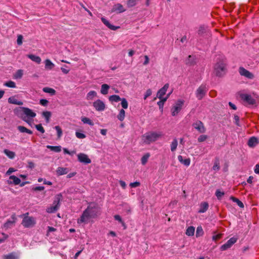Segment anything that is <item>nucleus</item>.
<instances>
[{
  "mask_svg": "<svg viewBox=\"0 0 259 259\" xmlns=\"http://www.w3.org/2000/svg\"><path fill=\"white\" fill-rule=\"evenodd\" d=\"M21 108L23 114L25 115V116L22 117L23 120L29 123L30 120L35 117L36 113L28 108L21 107Z\"/></svg>",
  "mask_w": 259,
  "mask_h": 259,
  "instance_id": "obj_5",
  "label": "nucleus"
},
{
  "mask_svg": "<svg viewBox=\"0 0 259 259\" xmlns=\"http://www.w3.org/2000/svg\"><path fill=\"white\" fill-rule=\"evenodd\" d=\"M206 27L204 26H200L199 27L198 30V34L199 35H202L203 33H204L206 32Z\"/></svg>",
  "mask_w": 259,
  "mask_h": 259,
  "instance_id": "obj_48",
  "label": "nucleus"
},
{
  "mask_svg": "<svg viewBox=\"0 0 259 259\" xmlns=\"http://www.w3.org/2000/svg\"><path fill=\"white\" fill-rule=\"evenodd\" d=\"M113 12H117L120 13L125 11V9L123 8V6L120 4H117L115 5L112 8Z\"/></svg>",
  "mask_w": 259,
  "mask_h": 259,
  "instance_id": "obj_19",
  "label": "nucleus"
},
{
  "mask_svg": "<svg viewBox=\"0 0 259 259\" xmlns=\"http://www.w3.org/2000/svg\"><path fill=\"white\" fill-rule=\"evenodd\" d=\"M94 107L98 111H104L105 109V105L104 103L100 99L95 101L93 104Z\"/></svg>",
  "mask_w": 259,
  "mask_h": 259,
  "instance_id": "obj_11",
  "label": "nucleus"
},
{
  "mask_svg": "<svg viewBox=\"0 0 259 259\" xmlns=\"http://www.w3.org/2000/svg\"><path fill=\"white\" fill-rule=\"evenodd\" d=\"M163 134L162 132H150L142 136V139L146 144H150L161 138Z\"/></svg>",
  "mask_w": 259,
  "mask_h": 259,
  "instance_id": "obj_2",
  "label": "nucleus"
},
{
  "mask_svg": "<svg viewBox=\"0 0 259 259\" xmlns=\"http://www.w3.org/2000/svg\"><path fill=\"white\" fill-rule=\"evenodd\" d=\"M47 148L48 149H50L51 151H54L55 152H60L61 151L62 147L61 146H50L47 145Z\"/></svg>",
  "mask_w": 259,
  "mask_h": 259,
  "instance_id": "obj_29",
  "label": "nucleus"
},
{
  "mask_svg": "<svg viewBox=\"0 0 259 259\" xmlns=\"http://www.w3.org/2000/svg\"><path fill=\"white\" fill-rule=\"evenodd\" d=\"M157 105L159 106V109L161 110V112H162L163 111V109L164 104L162 103V102L159 101V102H157Z\"/></svg>",
  "mask_w": 259,
  "mask_h": 259,
  "instance_id": "obj_63",
  "label": "nucleus"
},
{
  "mask_svg": "<svg viewBox=\"0 0 259 259\" xmlns=\"http://www.w3.org/2000/svg\"><path fill=\"white\" fill-rule=\"evenodd\" d=\"M207 89L205 85H201L196 91V96L198 100H201L206 94Z\"/></svg>",
  "mask_w": 259,
  "mask_h": 259,
  "instance_id": "obj_7",
  "label": "nucleus"
},
{
  "mask_svg": "<svg viewBox=\"0 0 259 259\" xmlns=\"http://www.w3.org/2000/svg\"><path fill=\"white\" fill-rule=\"evenodd\" d=\"M98 214V208L95 206L90 205L82 212L80 217L77 220V223L87 224L92 219L96 218Z\"/></svg>",
  "mask_w": 259,
  "mask_h": 259,
  "instance_id": "obj_1",
  "label": "nucleus"
},
{
  "mask_svg": "<svg viewBox=\"0 0 259 259\" xmlns=\"http://www.w3.org/2000/svg\"><path fill=\"white\" fill-rule=\"evenodd\" d=\"M138 4V0H127L126 2L127 6L128 8H132Z\"/></svg>",
  "mask_w": 259,
  "mask_h": 259,
  "instance_id": "obj_39",
  "label": "nucleus"
},
{
  "mask_svg": "<svg viewBox=\"0 0 259 259\" xmlns=\"http://www.w3.org/2000/svg\"><path fill=\"white\" fill-rule=\"evenodd\" d=\"M114 219L117 221H118L119 223H120L123 226H125V224L123 222L121 217L119 215H115L114 216Z\"/></svg>",
  "mask_w": 259,
  "mask_h": 259,
  "instance_id": "obj_52",
  "label": "nucleus"
},
{
  "mask_svg": "<svg viewBox=\"0 0 259 259\" xmlns=\"http://www.w3.org/2000/svg\"><path fill=\"white\" fill-rule=\"evenodd\" d=\"M192 126L200 133H204L206 131V129L204 126L203 123L200 120H197L194 122L192 124Z\"/></svg>",
  "mask_w": 259,
  "mask_h": 259,
  "instance_id": "obj_9",
  "label": "nucleus"
},
{
  "mask_svg": "<svg viewBox=\"0 0 259 259\" xmlns=\"http://www.w3.org/2000/svg\"><path fill=\"white\" fill-rule=\"evenodd\" d=\"M178 160L181 163L183 164L186 166H189L190 164V158H186L185 159H183V156L181 155H179L178 157Z\"/></svg>",
  "mask_w": 259,
  "mask_h": 259,
  "instance_id": "obj_22",
  "label": "nucleus"
},
{
  "mask_svg": "<svg viewBox=\"0 0 259 259\" xmlns=\"http://www.w3.org/2000/svg\"><path fill=\"white\" fill-rule=\"evenodd\" d=\"M16 170L15 168H13V167H10L9 168V169L7 170V171L6 172V175H10L12 172L15 171Z\"/></svg>",
  "mask_w": 259,
  "mask_h": 259,
  "instance_id": "obj_61",
  "label": "nucleus"
},
{
  "mask_svg": "<svg viewBox=\"0 0 259 259\" xmlns=\"http://www.w3.org/2000/svg\"><path fill=\"white\" fill-rule=\"evenodd\" d=\"M42 91L44 92L49 93L51 95H54L56 93V91L54 89L49 87L44 88Z\"/></svg>",
  "mask_w": 259,
  "mask_h": 259,
  "instance_id": "obj_35",
  "label": "nucleus"
},
{
  "mask_svg": "<svg viewBox=\"0 0 259 259\" xmlns=\"http://www.w3.org/2000/svg\"><path fill=\"white\" fill-rule=\"evenodd\" d=\"M27 57L31 59L32 61L35 62L37 64H39L41 62V60L39 56H37L32 54H29L27 55Z\"/></svg>",
  "mask_w": 259,
  "mask_h": 259,
  "instance_id": "obj_23",
  "label": "nucleus"
},
{
  "mask_svg": "<svg viewBox=\"0 0 259 259\" xmlns=\"http://www.w3.org/2000/svg\"><path fill=\"white\" fill-rule=\"evenodd\" d=\"M215 194L218 199H221L222 196L224 195V193L219 190H217Z\"/></svg>",
  "mask_w": 259,
  "mask_h": 259,
  "instance_id": "obj_51",
  "label": "nucleus"
},
{
  "mask_svg": "<svg viewBox=\"0 0 259 259\" xmlns=\"http://www.w3.org/2000/svg\"><path fill=\"white\" fill-rule=\"evenodd\" d=\"M220 168V162L219 160H215L214 162L213 166L212 167V169L214 171H218Z\"/></svg>",
  "mask_w": 259,
  "mask_h": 259,
  "instance_id": "obj_47",
  "label": "nucleus"
},
{
  "mask_svg": "<svg viewBox=\"0 0 259 259\" xmlns=\"http://www.w3.org/2000/svg\"><path fill=\"white\" fill-rule=\"evenodd\" d=\"M178 142L176 138H174L170 144V150L171 152H175L178 147Z\"/></svg>",
  "mask_w": 259,
  "mask_h": 259,
  "instance_id": "obj_27",
  "label": "nucleus"
},
{
  "mask_svg": "<svg viewBox=\"0 0 259 259\" xmlns=\"http://www.w3.org/2000/svg\"><path fill=\"white\" fill-rule=\"evenodd\" d=\"M8 102L10 104L17 105H22L23 104L21 101L18 100L15 96L10 97L8 99Z\"/></svg>",
  "mask_w": 259,
  "mask_h": 259,
  "instance_id": "obj_20",
  "label": "nucleus"
},
{
  "mask_svg": "<svg viewBox=\"0 0 259 259\" xmlns=\"http://www.w3.org/2000/svg\"><path fill=\"white\" fill-rule=\"evenodd\" d=\"M150 156V154L149 153H147L142 156L141 158V163L143 165H145V164L147 162V161Z\"/></svg>",
  "mask_w": 259,
  "mask_h": 259,
  "instance_id": "obj_37",
  "label": "nucleus"
},
{
  "mask_svg": "<svg viewBox=\"0 0 259 259\" xmlns=\"http://www.w3.org/2000/svg\"><path fill=\"white\" fill-rule=\"evenodd\" d=\"M59 207V199L57 198V200H54L53 206L48 207L47 211L48 213H53L57 211Z\"/></svg>",
  "mask_w": 259,
  "mask_h": 259,
  "instance_id": "obj_14",
  "label": "nucleus"
},
{
  "mask_svg": "<svg viewBox=\"0 0 259 259\" xmlns=\"http://www.w3.org/2000/svg\"><path fill=\"white\" fill-rule=\"evenodd\" d=\"M168 87V83L165 84L164 86L158 91L157 93V98L159 99L162 98V97L166 94Z\"/></svg>",
  "mask_w": 259,
  "mask_h": 259,
  "instance_id": "obj_15",
  "label": "nucleus"
},
{
  "mask_svg": "<svg viewBox=\"0 0 259 259\" xmlns=\"http://www.w3.org/2000/svg\"><path fill=\"white\" fill-rule=\"evenodd\" d=\"M63 151H64V153L67 154H69L70 155H72L73 154H74L75 153V151H73L70 152L66 148H63Z\"/></svg>",
  "mask_w": 259,
  "mask_h": 259,
  "instance_id": "obj_60",
  "label": "nucleus"
},
{
  "mask_svg": "<svg viewBox=\"0 0 259 259\" xmlns=\"http://www.w3.org/2000/svg\"><path fill=\"white\" fill-rule=\"evenodd\" d=\"M144 58H145V61L143 63V64L144 65H146L149 63V58L148 56L147 55H145L144 56Z\"/></svg>",
  "mask_w": 259,
  "mask_h": 259,
  "instance_id": "obj_62",
  "label": "nucleus"
},
{
  "mask_svg": "<svg viewBox=\"0 0 259 259\" xmlns=\"http://www.w3.org/2000/svg\"><path fill=\"white\" fill-rule=\"evenodd\" d=\"M68 170L67 168L64 167H58L57 170V173L59 175H63L66 174L68 172Z\"/></svg>",
  "mask_w": 259,
  "mask_h": 259,
  "instance_id": "obj_34",
  "label": "nucleus"
},
{
  "mask_svg": "<svg viewBox=\"0 0 259 259\" xmlns=\"http://www.w3.org/2000/svg\"><path fill=\"white\" fill-rule=\"evenodd\" d=\"M239 72L241 75L244 76L249 79H252L254 77L252 73L242 67H240L239 68Z\"/></svg>",
  "mask_w": 259,
  "mask_h": 259,
  "instance_id": "obj_12",
  "label": "nucleus"
},
{
  "mask_svg": "<svg viewBox=\"0 0 259 259\" xmlns=\"http://www.w3.org/2000/svg\"><path fill=\"white\" fill-rule=\"evenodd\" d=\"M226 63L222 57L219 59L214 66V73L218 76H222L225 74Z\"/></svg>",
  "mask_w": 259,
  "mask_h": 259,
  "instance_id": "obj_3",
  "label": "nucleus"
},
{
  "mask_svg": "<svg viewBox=\"0 0 259 259\" xmlns=\"http://www.w3.org/2000/svg\"><path fill=\"white\" fill-rule=\"evenodd\" d=\"M237 241V238L232 237L227 242L221 246V250L222 251L226 250L230 248Z\"/></svg>",
  "mask_w": 259,
  "mask_h": 259,
  "instance_id": "obj_10",
  "label": "nucleus"
},
{
  "mask_svg": "<svg viewBox=\"0 0 259 259\" xmlns=\"http://www.w3.org/2000/svg\"><path fill=\"white\" fill-rule=\"evenodd\" d=\"M230 199L234 202H236L237 205L241 208H243L244 207V204L241 201H240L238 199L235 198V197H234L233 196H231L230 197Z\"/></svg>",
  "mask_w": 259,
  "mask_h": 259,
  "instance_id": "obj_40",
  "label": "nucleus"
},
{
  "mask_svg": "<svg viewBox=\"0 0 259 259\" xmlns=\"http://www.w3.org/2000/svg\"><path fill=\"white\" fill-rule=\"evenodd\" d=\"M140 185V183L139 182H135L134 183H131L130 184V186L132 188H136Z\"/></svg>",
  "mask_w": 259,
  "mask_h": 259,
  "instance_id": "obj_58",
  "label": "nucleus"
},
{
  "mask_svg": "<svg viewBox=\"0 0 259 259\" xmlns=\"http://www.w3.org/2000/svg\"><path fill=\"white\" fill-rule=\"evenodd\" d=\"M195 232V228L193 226L189 227L186 232V234L188 236H192Z\"/></svg>",
  "mask_w": 259,
  "mask_h": 259,
  "instance_id": "obj_31",
  "label": "nucleus"
},
{
  "mask_svg": "<svg viewBox=\"0 0 259 259\" xmlns=\"http://www.w3.org/2000/svg\"><path fill=\"white\" fill-rule=\"evenodd\" d=\"M102 22L110 29L112 30H115L119 28L118 26H115L111 24L104 17L101 18Z\"/></svg>",
  "mask_w": 259,
  "mask_h": 259,
  "instance_id": "obj_18",
  "label": "nucleus"
},
{
  "mask_svg": "<svg viewBox=\"0 0 259 259\" xmlns=\"http://www.w3.org/2000/svg\"><path fill=\"white\" fill-rule=\"evenodd\" d=\"M207 139V136L205 135H200L198 138V141L199 142H202L205 141Z\"/></svg>",
  "mask_w": 259,
  "mask_h": 259,
  "instance_id": "obj_54",
  "label": "nucleus"
},
{
  "mask_svg": "<svg viewBox=\"0 0 259 259\" xmlns=\"http://www.w3.org/2000/svg\"><path fill=\"white\" fill-rule=\"evenodd\" d=\"M48 101L46 99H41L39 101L40 104L44 106H46L48 105Z\"/></svg>",
  "mask_w": 259,
  "mask_h": 259,
  "instance_id": "obj_59",
  "label": "nucleus"
},
{
  "mask_svg": "<svg viewBox=\"0 0 259 259\" xmlns=\"http://www.w3.org/2000/svg\"><path fill=\"white\" fill-rule=\"evenodd\" d=\"M222 237V234H217L216 232H213V235H212V239L213 241H217L218 240H219V239H220Z\"/></svg>",
  "mask_w": 259,
  "mask_h": 259,
  "instance_id": "obj_43",
  "label": "nucleus"
},
{
  "mask_svg": "<svg viewBox=\"0 0 259 259\" xmlns=\"http://www.w3.org/2000/svg\"><path fill=\"white\" fill-rule=\"evenodd\" d=\"M203 234V230L201 226H198L196 229V237H199Z\"/></svg>",
  "mask_w": 259,
  "mask_h": 259,
  "instance_id": "obj_46",
  "label": "nucleus"
},
{
  "mask_svg": "<svg viewBox=\"0 0 259 259\" xmlns=\"http://www.w3.org/2000/svg\"><path fill=\"white\" fill-rule=\"evenodd\" d=\"M109 88L110 86L107 84H103L101 86V93L103 95H107Z\"/></svg>",
  "mask_w": 259,
  "mask_h": 259,
  "instance_id": "obj_28",
  "label": "nucleus"
},
{
  "mask_svg": "<svg viewBox=\"0 0 259 259\" xmlns=\"http://www.w3.org/2000/svg\"><path fill=\"white\" fill-rule=\"evenodd\" d=\"M42 115L45 118L46 122L47 123L49 122L51 113L50 111H45L42 112Z\"/></svg>",
  "mask_w": 259,
  "mask_h": 259,
  "instance_id": "obj_45",
  "label": "nucleus"
},
{
  "mask_svg": "<svg viewBox=\"0 0 259 259\" xmlns=\"http://www.w3.org/2000/svg\"><path fill=\"white\" fill-rule=\"evenodd\" d=\"M18 130L21 132V133H26L28 134H32V132L29 130V129H27V128H26L24 126H18Z\"/></svg>",
  "mask_w": 259,
  "mask_h": 259,
  "instance_id": "obj_33",
  "label": "nucleus"
},
{
  "mask_svg": "<svg viewBox=\"0 0 259 259\" xmlns=\"http://www.w3.org/2000/svg\"><path fill=\"white\" fill-rule=\"evenodd\" d=\"M121 105L123 109H127L128 107V103L126 100L125 98H121Z\"/></svg>",
  "mask_w": 259,
  "mask_h": 259,
  "instance_id": "obj_49",
  "label": "nucleus"
},
{
  "mask_svg": "<svg viewBox=\"0 0 259 259\" xmlns=\"http://www.w3.org/2000/svg\"><path fill=\"white\" fill-rule=\"evenodd\" d=\"M121 98L118 95H114L109 97V100L111 102H118L121 100Z\"/></svg>",
  "mask_w": 259,
  "mask_h": 259,
  "instance_id": "obj_30",
  "label": "nucleus"
},
{
  "mask_svg": "<svg viewBox=\"0 0 259 259\" xmlns=\"http://www.w3.org/2000/svg\"><path fill=\"white\" fill-rule=\"evenodd\" d=\"M20 182H21L20 179L14 175L11 176L9 177V180L8 181V184H13L15 185L20 184Z\"/></svg>",
  "mask_w": 259,
  "mask_h": 259,
  "instance_id": "obj_17",
  "label": "nucleus"
},
{
  "mask_svg": "<svg viewBox=\"0 0 259 259\" xmlns=\"http://www.w3.org/2000/svg\"><path fill=\"white\" fill-rule=\"evenodd\" d=\"M240 97L241 100L249 105H254L255 104V100L254 99L252 98V97L247 94H241L240 95Z\"/></svg>",
  "mask_w": 259,
  "mask_h": 259,
  "instance_id": "obj_8",
  "label": "nucleus"
},
{
  "mask_svg": "<svg viewBox=\"0 0 259 259\" xmlns=\"http://www.w3.org/2000/svg\"><path fill=\"white\" fill-rule=\"evenodd\" d=\"M208 208V204L206 202H202L200 204V208L198 212L199 213H204L207 210Z\"/></svg>",
  "mask_w": 259,
  "mask_h": 259,
  "instance_id": "obj_26",
  "label": "nucleus"
},
{
  "mask_svg": "<svg viewBox=\"0 0 259 259\" xmlns=\"http://www.w3.org/2000/svg\"><path fill=\"white\" fill-rule=\"evenodd\" d=\"M81 121L85 124H88L90 125H93L94 122L89 118L86 117H81Z\"/></svg>",
  "mask_w": 259,
  "mask_h": 259,
  "instance_id": "obj_36",
  "label": "nucleus"
},
{
  "mask_svg": "<svg viewBox=\"0 0 259 259\" xmlns=\"http://www.w3.org/2000/svg\"><path fill=\"white\" fill-rule=\"evenodd\" d=\"M45 68L47 70H51L55 66V64L53 63H52L51 61L49 59H46L45 61Z\"/></svg>",
  "mask_w": 259,
  "mask_h": 259,
  "instance_id": "obj_24",
  "label": "nucleus"
},
{
  "mask_svg": "<svg viewBox=\"0 0 259 259\" xmlns=\"http://www.w3.org/2000/svg\"><path fill=\"white\" fill-rule=\"evenodd\" d=\"M55 129L56 130L57 132V136L59 138H60L62 136V131L61 127L59 126H55Z\"/></svg>",
  "mask_w": 259,
  "mask_h": 259,
  "instance_id": "obj_50",
  "label": "nucleus"
},
{
  "mask_svg": "<svg viewBox=\"0 0 259 259\" xmlns=\"http://www.w3.org/2000/svg\"><path fill=\"white\" fill-rule=\"evenodd\" d=\"M75 136L77 138L80 139H84L86 137V136L85 134L80 133V132H75Z\"/></svg>",
  "mask_w": 259,
  "mask_h": 259,
  "instance_id": "obj_53",
  "label": "nucleus"
},
{
  "mask_svg": "<svg viewBox=\"0 0 259 259\" xmlns=\"http://www.w3.org/2000/svg\"><path fill=\"white\" fill-rule=\"evenodd\" d=\"M4 153L10 159H13L15 156V152L8 149H5Z\"/></svg>",
  "mask_w": 259,
  "mask_h": 259,
  "instance_id": "obj_32",
  "label": "nucleus"
},
{
  "mask_svg": "<svg viewBox=\"0 0 259 259\" xmlns=\"http://www.w3.org/2000/svg\"><path fill=\"white\" fill-rule=\"evenodd\" d=\"M4 85L6 87L11 88H15L16 87L15 82L11 80L5 82Z\"/></svg>",
  "mask_w": 259,
  "mask_h": 259,
  "instance_id": "obj_44",
  "label": "nucleus"
},
{
  "mask_svg": "<svg viewBox=\"0 0 259 259\" xmlns=\"http://www.w3.org/2000/svg\"><path fill=\"white\" fill-rule=\"evenodd\" d=\"M184 103V100H179L176 102V103L171 109V114L172 116H175L179 113V112L182 109Z\"/></svg>",
  "mask_w": 259,
  "mask_h": 259,
  "instance_id": "obj_6",
  "label": "nucleus"
},
{
  "mask_svg": "<svg viewBox=\"0 0 259 259\" xmlns=\"http://www.w3.org/2000/svg\"><path fill=\"white\" fill-rule=\"evenodd\" d=\"M125 117V111L123 109H121L119 111V113L117 115V118L121 121H123Z\"/></svg>",
  "mask_w": 259,
  "mask_h": 259,
  "instance_id": "obj_41",
  "label": "nucleus"
},
{
  "mask_svg": "<svg viewBox=\"0 0 259 259\" xmlns=\"http://www.w3.org/2000/svg\"><path fill=\"white\" fill-rule=\"evenodd\" d=\"M258 143V139L255 137H252L248 140L247 144L249 147L253 148L255 147Z\"/></svg>",
  "mask_w": 259,
  "mask_h": 259,
  "instance_id": "obj_16",
  "label": "nucleus"
},
{
  "mask_svg": "<svg viewBox=\"0 0 259 259\" xmlns=\"http://www.w3.org/2000/svg\"><path fill=\"white\" fill-rule=\"evenodd\" d=\"M254 172L256 174H259V164H257L254 167Z\"/></svg>",
  "mask_w": 259,
  "mask_h": 259,
  "instance_id": "obj_64",
  "label": "nucleus"
},
{
  "mask_svg": "<svg viewBox=\"0 0 259 259\" xmlns=\"http://www.w3.org/2000/svg\"><path fill=\"white\" fill-rule=\"evenodd\" d=\"M4 259H18V257L14 253H11L4 255Z\"/></svg>",
  "mask_w": 259,
  "mask_h": 259,
  "instance_id": "obj_42",
  "label": "nucleus"
},
{
  "mask_svg": "<svg viewBox=\"0 0 259 259\" xmlns=\"http://www.w3.org/2000/svg\"><path fill=\"white\" fill-rule=\"evenodd\" d=\"M78 160L79 162L89 164L91 162V159L88 157V155L83 153H79L77 155Z\"/></svg>",
  "mask_w": 259,
  "mask_h": 259,
  "instance_id": "obj_13",
  "label": "nucleus"
},
{
  "mask_svg": "<svg viewBox=\"0 0 259 259\" xmlns=\"http://www.w3.org/2000/svg\"><path fill=\"white\" fill-rule=\"evenodd\" d=\"M152 94V91L151 89H148L146 91V93L144 95V99L146 100L148 97L151 96Z\"/></svg>",
  "mask_w": 259,
  "mask_h": 259,
  "instance_id": "obj_56",
  "label": "nucleus"
},
{
  "mask_svg": "<svg viewBox=\"0 0 259 259\" xmlns=\"http://www.w3.org/2000/svg\"><path fill=\"white\" fill-rule=\"evenodd\" d=\"M23 217L21 224L24 228H32L36 224V220L34 217L28 216V212L23 214L21 215Z\"/></svg>",
  "mask_w": 259,
  "mask_h": 259,
  "instance_id": "obj_4",
  "label": "nucleus"
},
{
  "mask_svg": "<svg viewBox=\"0 0 259 259\" xmlns=\"http://www.w3.org/2000/svg\"><path fill=\"white\" fill-rule=\"evenodd\" d=\"M13 220H8L4 224V228L6 229H8L9 228H10L11 226L14 224L15 222V214L12 215L11 217Z\"/></svg>",
  "mask_w": 259,
  "mask_h": 259,
  "instance_id": "obj_21",
  "label": "nucleus"
},
{
  "mask_svg": "<svg viewBox=\"0 0 259 259\" xmlns=\"http://www.w3.org/2000/svg\"><path fill=\"white\" fill-rule=\"evenodd\" d=\"M23 36L21 35H19L17 37V42L18 45H21L22 44Z\"/></svg>",
  "mask_w": 259,
  "mask_h": 259,
  "instance_id": "obj_57",
  "label": "nucleus"
},
{
  "mask_svg": "<svg viewBox=\"0 0 259 259\" xmlns=\"http://www.w3.org/2000/svg\"><path fill=\"white\" fill-rule=\"evenodd\" d=\"M23 75V71L21 69L18 70L14 75V77L15 79H20Z\"/></svg>",
  "mask_w": 259,
  "mask_h": 259,
  "instance_id": "obj_38",
  "label": "nucleus"
},
{
  "mask_svg": "<svg viewBox=\"0 0 259 259\" xmlns=\"http://www.w3.org/2000/svg\"><path fill=\"white\" fill-rule=\"evenodd\" d=\"M35 127L37 129V130L40 132L41 133L43 134L45 133V130L41 124L35 125Z\"/></svg>",
  "mask_w": 259,
  "mask_h": 259,
  "instance_id": "obj_55",
  "label": "nucleus"
},
{
  "mask_svg": "<svg viewBox=\"0 0 259 259\" xmlns=\"http://www.w3.org/2000/svg\"><path fill=\"white\" fill-rule=\"evenodd\" d=\"M97 96L96 92L94 91H90L87 95L86 99L87 100H92L94 98Z\"/></svg>",
  "mask_w": 259,
  "mask_h": 259,
  "instance_id": "obj_25",
  "label": "nucleus"
}]
</instances>
